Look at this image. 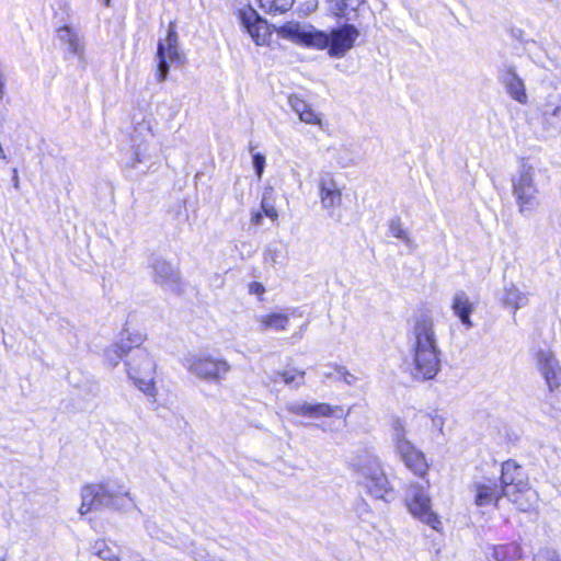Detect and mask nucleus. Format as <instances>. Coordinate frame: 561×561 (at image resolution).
<instances>
[{"label": "nucleus", "instance_id": "obj_3", "mask_svg": "<svg viewBox=\"0 0 561 561\" xmlns=\"http://www.w3.org/2000/svg\"><path fill=\"white\" fill-rule=\"evenodd\" d=\"M358 37L359 31L350 23L333 27L330 32L314 30L313 35H307L311 47L319 50H328V54L334 58L345 56L355 46Z\"/></svg>", "mask_w": 561, "mask_h": 561}, {"label": "nucleus", "instance_id": "obj_20", "mask_svg": "<svg viewBox=\"0 0 561 561\" xmlns=\"http://www.w3.org/2000/svg\"><path fill=\"white\" fill-rule=\"evenodd\" d=\"M451 309L463 325L467 328L472 325L470 316L473 311V304L465 293H457L454 296Z\"/></svg>", "mask_w": 561, "mask_h": 561}, {"label": "nucleus", "instance_id": "obj_4", "mask_svg": "<svg viewBox=\"0 0 561 561\" xmlns=\"http://www.w3.org/2000/svg\"><path fill=\"white\" fill-rule=\"evenodd\" d=\"M157 80L162 82L167 79L169 72V62L181 66L185 64V55L179 47V35L175 22L168 25L167 36L159 41L157 47Z\"/></svg>", "mask_w": 561, "mask_h": 561}, {"label": "nucleus", "instance_id": "obj_7", "mask_svg": "<svg viewBox=\"0 0 561 561\" xmlns=\"http://www.w3.org/2000/svg\"><path fill=\"white\" fill-rule=\"evenodd\" d=\"M512 186L519 213L529 214L534 211L539 202L537 199L538 190L531 172H522L517 179L513 180Z\"/></svg>", "mask_w": 561, "mask_h": 561}, {"label": "nucleus", "instance_id": "obj_8", "mask_svg": "<svg viewBox=\"0 0 561 561\" xmlns=\"http://www.w3.org/2000/svg\"><path fill=\"white\" fill-rule=\"evenodd\" d=\"M396 450L400 460L415 477L427 480L431 465L422 450L408 439L398 440Z\"/></svg>", "mask_w": 561, "mask_h": 561}, {"label": "nucleus", "instance_id": "obj_17", "mask_svg": "<svg viewBox=\"0 0 561 561\" xmlns=\"http://www.w3.org/2000/svg\"><path fill=\"white\" fill-rule=\"evenodd\" d=\"M318 187L319 198L323 208L330 209L341 205L342 190L331 175L321 178Z\"/></svg>", "mask_w": 561, "mask_h": 561}, {"label": "nucleus", "instance_id": "obj_24", "mask_svg": "<svg viewBox=\"0 0 561 561\" xmlns=\"http://www.w3.org/2000/svg\"><path fill=\"white\" fill-rule=\"evenodd\" d=\"M257 7L266 14L279 15L289 11L295 0H256Z\"/></svg>", "mask_w": 561, "mask_h": 561}, {"label": "nucleus", "instance_id": "obj_22", "mask_svg": "<svg viewBox=\"0 0 561 561\" xmlns=\"http://www.w3.org/2000/svg\"><path fill=\"white\" fill-rule=\"evenodd\" d=\"M492 557L495 561H520L522 547L517 542H507L493 547Z\"/></svg>", "mask_w": 561, "mask_h": 561}, {"label": "nucleus", "instance_id": "obj_15", "mask_svg": "<svg viewBox=\"0 0 561 561\" xmlns=\"http://www.w3.org/2000/svg\"><path fill=\"white\" fill-rule=\"evenodd\" d=\"M500 482L506 491L529 485L528 474L522 466L514 459H507L502 462Z\"/></svg>", "mask_w": 561, "mask_h": 561}, {"label": "nucleus", "instance_id": "obj_21", "mask_svg": "<svg viewBox=\"0 0 561 561\" xmlns=\"http://www.w3.org/2000/svg\"><path fill=\"white\" fill-rule=\"evenodd\" d=\"M257 323L261 331H285L289 324V317L285 312L273 311L260 316Z\"/></svg>", "mask_w": 561, "mask_h": 561}, {"label": "nucleus", "instance_id": "obj_5", "mask_svg": "<svg viewBox=\"0 0 561 561\" xmlns=\"http://www.w3.org/2000/svg\"><path fill=\"white\" fill-rule=\"evenodd\" d=\"M428 486V480L425 481L424 485L410 484L413 493L405 500V506L413 517L428 525L434 530L439 531L442 523L438 515L432 510V501L427 494Z\"/></svg>", "mask_w": 561, "mask_h": 561}, {"label": "nucleus", "instance_id": "obj_16", "mask_svg": "<svg viewBox=\"0 0 561 561\" xmlns=\"http://www.w3.org/2000/svg\"><path fill=\"white\" fill-rule=\"evenodd\" d=\"M505 497L523 513L535 511L539 502V494L530 484L518 489L511 488L505 492Z\"/></svg>", "mask_w": 561, "mask_h": 561}, {"label": "nucleus", "instance_id": "obj_32", "mask_svg": "<svg viewBox=\"0 0 561 561\" xmlns=\"http://www.w3.org/2000/svg\"><path fill=\"white\" fill-rule=\"evenodd\" d=\"M390 229L392 231V234L396 238H399V239H402V240H407L408 239L407 232L402 229L400 222L391 224Z\"/></svg>", "mask_w": 561, "mask_h": 561}, {"label": "nucleus", "instance_id": "obj_1", "mask_svg": "<svg viewBox=\"0 0 561 561\" xmlns=\"http://www.w3.org/2000/svg\"><path fill=\"white\" fill-rule=\"evenodd\" d=\"M144 341L142 334L128 333L126 337L107 347L104 357L111 367L117 366L122 358L127 357L125 365L128 377L141 392L154 400L158 394L154 381L157 366L149 352L141 347Z\"/></svg>", "mask_w": 561, "mask_h": 561}, {"label": "nucleus", "instance_id": "obj_10", "mask_svg": "<svg viewBox=\"0 0 561 561\" xmlns=\"http://www.w3.org/2000/svg\"><path fill=\"white\" fill-rule=\"evenodd\" d=\"M229 364L221 358H215L209 355L197 356L191 360L190 370L197 377L217 381L224 378L229 371Z\"/></svg>", "mask_w": 561, "mask_h": 561}, {"label": "nucleus", "instance_id": "obj_19", "mask_svg": "<svg viewBox=\"0 0 561 561\" xmlns=\"http://www.w3.org/2000/svg\"><path fill=\"white\" fill-rule=\"evenodd\" d=\"M288 103L301 122L309 125L322 126L320 114H318L302 98L296 94L289 95Z\"/></svg>", "mask_w": 561, "mask_h": 561}, {"label": "nucleus", "instance_id": "obj_23", "mask_svg": "<svg viewBox=\"0 0 561 561\" xmlns=\"http://www.w3.org/2000/svg\"><path fill=\"white\" fill-rule=\"evenodd\" d=\"M57 36L62 43L67 44L70 53L75 55L83 54V45L79 38V35L73 28L68 25H62L57 28Z\"/></svg>", "mask_w": 561, "mask_h": 561}, {"label": "nucleus", "instance_id": "obj_13", "mask_svg": "<svg viewBox=\"0 0 561 561\" xmlns=\"http://www.w3.org/2000/svg\"><path fill=\"white\" fill-rule=\"evenodd\" d=\"M290 412L297 416L321 419L346 415L341 405H331L327 402L308 403L304 402L290 407Z\"/></svg>", "mask_w": 561, "mask_h": 561}, {"label": "nucleus", "instance_id": "obj_6", "mask_svg": "<svg viewBox=\"0 0 561 561\" xmlns=\"http://www.w3.org/2000/svg\"><path fill=\"white\" fill-rule=\"evenodd\" d=\"M236 15L243 31L257 46H267L274 33V26L262 18L250 4L239 8Z\"/></svg>", "mask_w": 561, "mask_h": 561}, {"label": "nucleus", "instance_id": "obj_33", "mask_svg": "<svg viewBox=\"0 0 561 561\" xmlns=\"http://www.w3.org/2000/svg\"><path fill=\"white\" fill-rule=\"evenodd\" d=\"M335 370L347 383H351L356 379L355 376L351 374L345 367H337Z\"/></svg>", "mask_w": 561, "mask_h": 561}, {"label": "nucleus", "instance_id": "obj_30", "mask_svg": "<svg viewBox=\"0 0 561 561\" xmlns=\"http://www.w3.org/2000/svg\"><path fill=\"white\" fill-rule=\"evenodd\" d=\"M248 290H249V294L251 295H255L259 297L260 300H263V295L265 294V287L262 283L260 282H251L249 285H248Z\"/></svg>", "mask_w": 561, "mask_h": 561}, {"label": "nucleus", "instance_id": "obj_34", "mask_svg": "<svg viewBox=\"0 0 561 561\" xmlns=\"http://www.w3.org/2000/svg\"><path fill=\"white\" fill-rule=\"evenodd\" d=\"M263 214L261 211H255L252 214L251 222L255 226H259L262 221Z\"/></svg>", "mask_w": 561, "mask_h": 561}, {"label": "nucleus", "instance_id": "obj_27", "mask_svg": "<svg viewBox=\"0 0 561 561\" xmlns=\"http://www.w3.org/2000/svg\"><path fill=\"white\" fill-rule=\"evenodd\" d=\"M93 551L103 561H121L104 539H98L94 542Z\"/></svg>", "mask_w": 561, "mask_h": 561}, {"label": "nucleus", "instance_id": "obj_14", "mask_svg": "<svg viewBox=\"0 0 561 561\" xmlns=\"http://www.w3.org/2000/svg\"><path fill=\"white\" fill-rule=\"evenodd\" d=\"M502 497H505V489L495 480L488 479L474 484V503L477 506L499 507Z\"/></svg>", "mask_w": 561, "mask_h": 561}, {"label": "nucleus", "instance_id": "obj_29", "mask_svg": "<svg viewBox=\"0 0 561 561\" xmlns=\"http://www.w3.org/2000/svg\"><path fill=\"white\" fill-rule=\"evenodd\" d=\"M253 165H254L257 179H261L264 168H265V157L262 153H254L253 154Z\"/></svg>", "mask_w": 561, "mask_h": 561}, {"label": "nucleus", "instance_id": "obj_28", "mask_svg": "<svg viewBox=\"0 0 561 561\" xmlns=\"http://www.w3.org/2000/svg\"><path fill=\"white\" fill-rule=\"evenodd\" d=\"M278 376L286 385H290L297 380L302 381L305 378V371L297 369H285L279 371Z\"/></svg>", "mask_w": 561, "mask_h": 561}, {"label": "nucleus", "instance_id": "obj_12", "mask_svg": "<svg viewBox=\"0 0 561 561\" xmlns=\"http://www.w3.org/2000/svg\"><path fill=\"white\" fill-rule=\"evenodd\" d=\"M537 367L550 390L561 387V365L550 351L540 350L536 353Z\"/></svg>", "mask_w": 561, "mask_h": 561}, {"label": "nucleus", "instance_id": "obj_2", "mask_svg": "<svg viewBox=\"0 0 561 561\" xmlns=\"http://www.w3.org/2000/svg\"><path fill=\"white\" fill-rule=\"evenodd\" d=\"M412 376L431 380L440 370V351L433 319L427 314L416 317L412 328Z\"/></svg>", "mask_w": 561, "mask_h": 561}, {"label": "nucleus", "instance_id": "obj_9", "mask_svg": "<svg viewBox=\"0 0 561 561\" xmlns=\"http://www.w3.org/2000/svg\"><path fill=\"white\" fill-rule=\"evenodd\" d=\"M363 474V484L367 492L376 499H383L390 493V482L385 473L380 460L374 456L370 467L364 470L358 469Z\"/></svg>", "mask_w": 561, "mask_h": 561}, {"label": "nucleus", "instance_id": "obj_11", "mask_svg": "<svg viewBox=\"0 0 561 561\" xmlns=\"http://www.w3.org/2000/svg\"><path fill=\"white\" fill-rule=\"evenodd\" d=\"M114 493L107 490L103 483H90L81 490V503L79 513L85 515L94 510H100L114 499Z\"/></svg>", "mask_w": 561, "mask_h": 561}, {"label": "nucleus", "instance_id": "obj_31", "mask_svg": "<svg viewBox=\"0 0 561 561\" xmlns=\"http://www.w3.org/2000/svg\"><path fill=\"white\" fill-rule=\"evenodd\" d=\"M262 206V210H263V214L271 218L272 220H276L277 217H278V214H277V210L275 209V207L268 203H265V202H262L261 204Z\"/></svg>", "mask_w": 561, "mask_h": 561}, {"label": "nucleus", "instance_id": "obj_35", "mask_svg": "<svg viewBox=\"0 0 561 561\" xmlns=\"http://www.w3.org/2000/svg\"><path fill=\"white\" fill-rule=\"evenodd\" d=\"M548 561H561L558 557L552 556L548 559Z\"/></svg>", "mask_w": 561, "mask_h": 561}, {"label": "nucleus", "instance_id": "obj_36", "mask_svg": "<svg viewBox=\"0 0 561 561\" xmlns=\"http://www.w3.org/2000/svg\"><path fill=\"white\" fill-rule=\"evenodd\" d=\"M108 3H110V0H105V4L108 5Z\"/></svg>", "mask_w": 561, "mask_h": 561}, {"label": "nucleus", "instance_id": "obj_25", "mask_svg": "<svg viewBox=\"0 0 561 561\" xmlns=\"http://www.w3.org/2000/svg\"><path fill=\"white\" fill-rule=\"evenodd\" d=\"M277 32L287 38L296 39L300 42L301 44L311 47V44L307 39V35H313L314 30L312 31H301L299 25L297 23H286L282 25Z\"/></svg>", "mask_w": 561, "mask_h": 561}, {"label": "nucleus", "instance_id": "obj_26", "mask_svg": "<svg viewBox=\"0 0 561 561\" xmlns=\"http://www.w3.org/2000/svg\"><path fill=\"white\" fill-rule=\"evenodd\" d=\"M510 78L506 81V89L508 94L517 102L525 104L527 102L526 89L523 80L512 70H510Z\"/></svg>", "mask_w": 561, "mask_h": 561}, {"label": "nucleus", "instance_id": "obj_18", "mask_svg": "<svg viewBox=\"0 0 561 561\" xmlns=\"http://www.w3.org/2000/svg\"><path fill=\"white\" fill-rule=\"evenodd\" d=\"M364 0H329V14L336 21H352Z\"/></svg>", "mask_w": 561, "mask_h": 561}]
</instances>
